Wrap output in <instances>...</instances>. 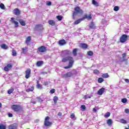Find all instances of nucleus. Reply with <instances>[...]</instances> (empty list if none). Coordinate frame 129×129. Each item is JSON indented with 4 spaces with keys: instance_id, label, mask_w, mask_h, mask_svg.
Here are the masks:
<instances>
[{
    "instance_id": "obj_1",
    "label": "nucleus",
    "mask_w": 129,
    "mask_h": 129,
    "mask_svg": "<svg viewBox=\"0 0 129 129\" xmlns=\"http://www.w3.org/2000/svg\"><path fill=\"white\" fill-rule=\"evenodd\" d=\"M62 61V62H67V61H69V66L64 67V69H69V68H71L73 65V63H74V59L70 56L63 58Z\"/></svg>"
},
{
    "instance_id": "obj_2",
    "label": "nucleus",
    "mask_w": 129,
    "mask_h": 129,
    "mask_svg": "<svg viewBox=\"0 0 129 129\" xmlns=\"http://www.w3.org/2000/svg\"><path fill=\"white\" fill-rule=\"evenodd\" d=\"M83 15V10L80 9L79 7H76L74 11H73V19L75 20V16H82Z\"/></svg>"
},
{
    "instance_id": "obj_3",
    "label": "nucleus",
    "mask_w": 129,
    "mask_h": 129,
    "mask_svg": "<svg viewBox=\"0 0 129 129\" xmlns=\"http://www.w3.org/2000/svg\"><path fill=\"white\" fill-rule=\"evenodd\" d=\"M75 74V71H73L62 75V78H68V77H71L72 76H73Z\"/></svg>"
},
{
    "instance_id": "obj_4",
    "label": "nucleus",
    "mask_w": 129,
    "mask_h": 129,
    "mask_svg": "<svg viewBox=\"0 0 129 129\" xmlns=\"http://www.w3.org/2000/svg\"><path fill=\"white\" fill-rule=\"evenodd\" d=\"M50 119V117L46 116L44 120V125L45 126H50L52 124V122L49 121V120Z\"/></svg>"
},
{
    "instance_id": "obj_5",
    "label": "nucleus",
    "mask_w": 129,
    "mask_h": 129,
    "mask_svg": "<svg viewBox=\"0 0 129 129\" xmlns=\"http://www.w3.org/2000/svg\"><path fill=\"white\" fill-rule=\"evenodd\" d=\"M11 108H12L13 110H14V111H20L21 109H22V107L20 105H13L11 106Z\"/></svg>"
},
{
    "instance_id": "obj_6",
    "label": "nucleus",
    "mask_w": 129,
    "mask_h": 129,
    "mask_svg": "<svg viewBox=\"0 0 129 129\" xmlns=\"http://www.w3.org/2000/svg\"><path fill=\"white\" fill-rule=\"evenodd\" d=\"M47 51V47L44 46H41L37 48V52L39 53H45Z\"/></svg>"
},
{
    "instance_id": "obj_7",
    "label": "nucleus",
    "mask_w": 129,
    "mask_h": 129,
    "mask_svg": "<svg viewBox=\"0 0 129 129\" xmlns=\"http://www.w3.org/2000/svg\"><path fill=\"white\" fill-rule=\"evenodd\" d=\"M126 41H127V35L123 34L120 38V43H125Z\"/></svg>"
},
{
    "instance_id": "obj_8",
    "label": "nucleus",
    "mask_w": 129,
    "mask_h": 129,
    "mask_svg": "<svg viewBox=\"0 0 129 129\" xmlns=\"http://www.w3.org/2000/svg\"><path fill=\"white\" fill-rule=\"evenodd\" d=\"M13 68V64L12 63H9V64H8L7 65V66H6L5 68H4V70L5 71H10V70H11V69H12V68Z\"/></svg>"
},
{
    "instance_id": "obj_9",
    "label": "nucleus",
    "mask_w": 129,
    "mask_h": 129,
    "mask_svg": "<svg viewBox=\"0 0 129 129\" xmlns=\"http://www.w3.org/2000/svg\"><path fill=\"white\" fill-rule=\"evenodd\" d=\"M25 73H26L25 78H26V79H29L31 75V69H27L25 72Z\"/></svg>"
},
{
    "instance_id": "obj_10",
    "label": "nucleus",
    "mask_w": 129,
    "mask_h": 129,
    "mask_svg": "<svg viewBox=\"0 0 129 129\" xmlns=\"http://www.w3.org/2000/svg\"><path fill=\"white\" fill-rule=\"evenodd\" d=\"M11 23L12 24H14L15 25V28H18L19 27V22H18L17 21H16L15 20V18H11Z\"/></svg>"
},
{
    "instance_id": "obj_11",
    "label": "nucleus",
    "mask_w": 129,
    "mask_h": 129,
    "mask_svg": "<svg viewBox=\"0 0 129 129\" xmlns=\"http://www.w3.org/2000/svg\"><path fill=\"white\" fill-rule=\"evenodd\" d=\"M35 31H41L43 30V26L41 24L37 25L35 26Z\"/></svg>"
},
{
    "instance_id": "obj_12",
    "label": "nucleus",
    "mask_w": 129,
    "mask_h": 129,
    "mask_svg": "<svg viewBox=\"0 0 129 129\" xmlns=\"http://www.w3.org/2000/svg\"><path fill=\"white\" fill-rule=\"evenodd\" d=\"M80 47L84 49V50H86L88 48V45L86 43H80Z\"/></svg>"
},
{
    "instance_id": "obj_13",
    "label": "nucleus",
    "mask_w": 129,
    "mask_h": 129,
    "mask_svg": "<svg viewBox=\"0 0 129 129\" xmlns=\"http://www.w3.org/2000/svg\"><path fill=\"white\" fill-rule=\"evenodd\" d=\"M18 125L17 124H12L8 126V129H17Z\"/></svg>"
},
{
    "instance_id": "obj_14",
    "label": "nucleus",
    "mask_w": 129,
    "mask_h": 129,
    "mask_svg": "<svg viewBox=\"0 0 129 129\" xmlns=\"http://www.w3.org/2000/svg\"><path fill=\"white\" fill-rule=\"evenodd\" d=\"M104 90H105L104 88H101L98 91L97 94H98V95H102V94H103V92H104Z\"/></svg>"
},
{
    "instance_id": "obj_15",
    "label": "nucleus",
    "mask_w": 129,
    "mask_h": 129,
    "mask_svg": "<svg viewBox=\"0 0 129 129\" xmlns=\"http://www.w3.org/2000/svg\"><path fill=\"white\" fill-rule=\"evenodd\" d=\"M82 21H84V18H80L74 22V24L75 25H78V24H80Z\"/></svg>"
},
{
    "instance_id": "obj_16",
    "label": "nucleus",
    "mask_w": 129,
    "mask_h": 129,
    "mask_svg": "<svg viewBox=\"0 0 129 129\" xmlns=\"http://www.w3.org/2000/svg\"><path fill=\"white\" fill-rule=\"evenodd\" d=\"M83 19H84V20H85V19L91 20V19H92V17L91 16V14H89L88 16L87 14H85L83 17Z\"/></svg>"
},
{
    "instance_id": "obj_17",
    "label": "nucleus",
    "mask_w": 129,
    "mask_h": 129,
    "mask_svg": "<svg viewBox=\"0 0 129 129\" xmlns=\"http://www.w3.org/2000/svg\"><path fill=\"white\" fill-rule=\"evenodd\" d=\"M65 44H66V41H65V40L62 39L59 40V45H60V46H64Z\"/></svg>"
},
{
    "instance_id": "obj_18",
    "label": "nucleus",
    "mask_w": 129,
    "mask_h": 129,
    "mask_svg": "<svg viewBox=\"0 0 129 129\" xmlns=\"http://www.w3.org/2000/svg\"><path fill=\"white\" fill-rule=\"evenodd\" d=\"M1 47L2 49H3L4 50H8V49H9V46L5 44L1 45Z\"/></svg>"
},
{
    "instance_id": "obj_19",
    "label": "nucleus",
    "mask_w": 129,
    "mask_h": 129,
    "mask_svg": "<svg viewBox=\"0 0 129 129\" xmlns=\"http://www.w3.org/2000/svg\"><path fill=\"white\" fill-rule=\"evenodd\" d=\"M113 122L112 121V120L111 119H109L107 120V123L109 126H111L112 125V123Z\"/></svg>"
},
{
    "instance_id": "obj_20",
    "label": "nucleus",
    "mask_w": 129,
    "mask_h": 129,
    "mask_svg": "<svg viewBox=\"0 0 129 129\" xmlns=\"http://www.w3.org/2000/svg\"><path fill=\"white\" fill-rule=\"evenodd\" d=\"M17 21L19 22L21 26H26V22H25V21H24L22 19L17 20Z\"/></svg>"
},
{
    "instance_id": "obj_21",
    "label": "nucleus",
    "mask_w": 129,
    "mask_h": 129,
    "mask_svg": "<svg viewBox=\"0 0 129 129\" xmlns=\"http://www.w3.org/2000/svg\"><path fill=\"white\" fill-rule=\"evenodd\" d=\"M20 14V10L18 9H14V15L16 16H19Z\"/></svg>"
},
{
    "instance_id": "obj_22",
    "label": "nucleus",
    "mask_w": 129,
    "mask_h": 129,
    "mask_svg": "<svg viewBox=\"0 0 129 129\" xmlns=\"http://www.w3.org/2000/svg\"><path fill=\"white\" fill-rule=\"evenodd\" d=\"M30 42H31V36H28L26 40V43L27 45H29L30 44Z\"/></svg>"
},
{
    "instance_id": "obj_23",
    "label": "nucleus",
    "mask_w": 129,
    "mask_h": 129,
    "mask_svg": "<svg viewBox=\"0 0 129 129\" xmlns=\"http://www.w3.org/2000/svg\"><path fill=\"white\" fill-rule=\"evenodd\" d=\"M48 24L51 26H55V21H54L53 20H49Z\"/></svg>"
},
{
    "instance_id": "obj_24",
    "label": "nucleus",
    "mask_w": 129,
    "mask_h": 129,
    "mask_svg": "<svg viewBox=\"0 0 129 129\" xmlns=\"http://www.w3.org/2000/svg\"><path fill=\"white\" fill-rule=\"evenodd\" d=\"M78 50V48H75L73 50V54L74 56H77V50Z\"/></svg>"
},
{
    "instance_id": "obj_25",
    "label": "nucleus",
    "mask_w": 129,
    "mask_h": 129,
    "mask_svg": "<svg viewBox=\"0 0 129 129\" xmlns=\"http://www.w3.org/2000/svg\"><path fill=\"white\" fill-rule=\"evenodd\" d=\"M36 87L38 89H43V86L42 85L39 84V82H37Z\"/></svg>"
},
{
    "instance_id": "obj_26",
    "label": "nucleus",
    "mask_w": 129,
    "mask_h": 129,
    "mask_svg": "<svg viewBox=\"0 0 129 129\" xmlns=\"http://www.w3.org/2000/svg\"><path fill=\"white\" fill-rule=\"evenodd\" d=\"M34 89V86H32L31 88H29V89H26V92H31L32 91H33Z\"/></svg>"
},
{
    "instance_id": "obj_27",
    "label": "nucleus",
    "mask_w": 129,
    "mask_h": 129,
    "mask_svg": "<svg viewBox=\"0 0 129 129\" xmlns=\"http://www.w3.org/2000/svg\"><path fill=\"white\" fill-rule=\"evenodd\" d=\"M44 62L43 61H38L36 63L37 66L38 67H40V66H42V64H43Z\"/></svg>"
},
{
    "instance_id": "obj_28",
    "label": "nucleus",
    "mask_w": 129,
    "mask_h": 129,
    "mask_svg": "<svg viewBox=\"0 0 129 129\" xmlns=\"http://www.w3.org/2000/svg\"><path fill=\"white\" fill-rule=\"evenodd\" d=\"M14 88L11 87L8 91V94H11V93H13L14 92Z\"/></svg>"
},
{
    "instance_id": "obj_29",
    "label": "nucleus",
    "mask_w": 129,
    "mask_h": 129,
    "mask_svg": "<svg viewBox=\"0 0 129 129\" xmlns=\"http://www.w3.org/2000/svg\"><path fill=\"white\" fill-rule=\"evenodd\" d=\"M89 28L90 29H95V25L94 24V23L93 22H92L90 26H89Z\"/></svg>"
},
{
    "instance_id": "obj_30",
    "label": "nucleus",
    "mask_w": 129,
    "mask_h": 129,
    "mask_svg": "<svg viewBox=\"0 0 129 129\" xmlns=\"http://www.w3.org/2000/svg\"><path fill=\"white\" fill-rule=\"evenodd\" d=\"M102 77H103V78H108V77H109V76L108 75V74L106 73L103 74L102 75Z\"/></svg>"
},
{
    "instance_id": "obj_31",
    "label": "nucleus",
    "mask_w": 129,
    "mask_h": 129,
    "mask_svg": "<svg viewBox=\"0 0 129 129\" xmlns=\"http://www.w3.org/2000/svg\"><path fill=\"white\" fill-rule=\"evenodd\" d=\"M109 116H110V112H109L106 113L104 115V117H105L106 118H107V117H109Z\"/></svg>"
},
{
    "instance_id": "obj_32",
    "label": "nucleus",
    "mask_w": 129,
    "mask_h": 129,
    "mask_svg": "<svg viewBox=\"0 0 129 129\" xmlns=\"http://www.w3.org/2000/svg\"><path fill=\"white\" fill-rule=\"evenodd\" d=\"M103 81H104V80H103V79L102 78H99L98 79V83H102V82H103Z\"/></svg>"
},
{
    "instance_id": "obj_33",
    "label": "nucleus",
    "mask_w": 129,
    "mask_h": 129,
    "mask_svg": "<svg viewBox=\"0 0 129 129\" xmlns=\"http://www.w3.org/2000/svg\"><path fill=\"white\" fill-rule=\"evenodd\" d=\"M92 4L94 5V6H95L96 7H98V3L95 1V0L92 1Z\"/></svg>"
},
{
    "instance_id": "obj_34",
    "label": "nucleus",
    "mask_w": 129,
    "mask_h": 129,
    "mask_svg": "<svg viewBox=\"0 0 129 129\" xmlns=\"http://www.w3.org/2000/svg\"><path fill=\"white\" fill-rule=\"evenodd\" d=\"M53 101H54L55 104H56V103H57V101H58V97L54 96L53 97Z\"/></svg>"
},
{
    "instance_id": "obj_35",
    "label": "nucleus",
    "mask_w": 129,
    "mask_h": 129,
    "mask_svg": "<svg viewBox=\"0 0 129 129\" xmlns=\"http://www.w3.org/2000/svg\"><path fill=\"white\" fill-rule=\"evenodd\" d=\"M0 129H7V126L3 124H0Z\"/></svg>"
},
{
    "instance_id": "obj_36",
    "label": "nucleus",
    "mask_w": 129,
    "mask_h": 129,
    "mask_svg": "<svg viewBox=\"0 0 129 129\" xmlns=\"http://www.w3.org/2000/svg\"><path fill=\"white\" fill-rule=\"evenodd\" d=\"M0 8L2 9V10H6V7H5V5L4 4L1 3L0 4Z\"/></svg>"
},
{
    "instance_id": "obj_37",
    "label": "nucleus",
    "mask_w": 129,
    "mask_h": 129,
    "mask_svg": "<svg viewBox=\"0 0 129 129\" xmlns=\"http://www.w3.org/2000/svg\"><path fill=\"white\" fill-rule=\"evenodd\" d=\"M92 96H89V95H86L84 96V99H87L88 98H91Z\"/></svg>"
},
{
    "instance_id": "obj_38",
    "label": "nucleus",
    "mask_w": 129,
    "mask_h": 129,
    "mask_svg": "<svg viewBox=\"0 0 129 129\" xmlns=\"http://www.w3.org/2000/svg\"><path fill=\"white\" fill-rule=\"evenodd\" d=\"M62 18H63V17H62V16H56V19H57V20L58 21H62Z\"/></svg>"
},
{
    "instance_id": "obj_39",
    "label": "nucleus",
    "mask_w": 129,
    "mask_h": 129,
    "mask_svg": "<svg viewBox=\"0 0 129 129\" xmlns=\"http://www.w3.org/2000/svg\"><path fill=\"white\" fill-rule=\"evenodd\" d=\"M127 101V99H126V98H123L121 99V102H122V103H126Z\"/></svg>"
},
{
    "instance_id": "obj_40",
    "label": "nucleus",
    "mask_w": 129,
    "mask_h": 129,
    "mask_svg": "<svg viewBox=\"0 0 129 129\" xmlns=\"http://www.w3.org/2000/svg\"><path fill=\"white\" fill-rule=\"evenodd\" d=\"M22 53H26V52L28 51V49L27 47H25V48H22Z\"/></svg>"
},
{
    "instance_id": "obj_41",
    "label": "nucleus",
    "mask_w": 129,
    "mask_h": 129,
    "mask_svg": "<svg viewBox=\"0 0 129 129\" xmlns=\"http://www.w3.org/2000/svg\"><path fill=\"white\" fill-rule=\"evenodd\" d=\"M122 57L123 58V61L125 60V57H126V53H124L122 54Z\"/></svg>"
},
{
    "instance_id": "obj_42",
    "label": "nucleus",
    "mask_w": 129,
    "mask_h": 129,
    "mask_svg": "<svg viewBox=\"0 0 129 129\" xmlns=\"http://www.w3.org/2000/svg\"><path fill=\"white\" fill-rule=\"evenodd\" d=\"M30 103H33V104H36V103H37V102H36V101H35V99H32L30 101Z\"/></svg>"
},
{
    "instance_id": "obj_43",
    "label": "nucleus",
    "mask_w": 129,
    "mask_h": 129,
    "mask_svg": "<svg viewBox=\"0 0 129 129\" xmlns=\"http://www.w3.org/2000/svg\"><path fill=\"white\" fill-rule=\"evenodd\" d=\"M87 54L89 55V56H92L93 55V52L89 51L87 52Z\"/></svg>"
},
{
    "instance_id": "obj_44",
    "label": "nucleus",
    "mask_w": 129,
    "mask_h": 129,
    "mask_svg": "<svg viewBox=\"0 0 129 129\" xmlns=\"http://www.w3.org/2000/svg\"><path fill=\"white\" fill-rule=\"evenodd\" d=\"M12 55L13 56H17V51L16 50H13Z\"/></svg>"
},
{
    "instance_id": "obj_45",
    "label": "nucleus",
    "mask_w": 129,
    "mask_h": 129,
    "mask_svg": "<svg viewBox=\"0 0 129 129\" xmlns=\"http://www.w3.org/2000/svg\"><path fill=\"white\" fill-rule=\"evenodd\" d=\"M36 99H38V102H42V101H43V100H42V99H41V98L39 97H36Z\"/></svg>"
},
{
    "instance_id": "obj_46",
    "label": "nucleus",
    "mask_w": 129,
    "mask_h": 129,
    "mask_svg": "<svg viewBox=\"0 0 129 129\" xmlns=\"http://www.w3.org/2000/svg\"><path fill=\"white\" fill-rule=\"evenodd\" d=\"M81 108H82V109H84V110H85V109H86V107L85 105H82L81 106Z\"/></svg>"
},
{
    "instance_id": "obj_47",
    "label": "nucleus",
    "mask_w": 129,
    "mask_h": 129,
    "mask_svg": "<svg viewBox=\"0 0 129 129\" xmlns=\"http://www.w3.org/2000/svg\"><path fill=\"white\" fill-rule=\"evenodd\" d=\"M93 72H94V73L95 74H99V71H98L97 70H94Z\"/></svg>"
},
{
    "instance_id": "obj_48",
    "label": "nucleus",
    "mask_w": 129,
    "mask_h": 129,
    "mask_svg": "<svg viewBox=\"0 0 129 129\" xmlns=\"http://www.w3.org/2000/svg\"><path fill=\"white\" fill-rule=\"evenodd\" d=\"M118 10H119V8L117 6H115L114 8V11H115V12H117V11H118Z\"/></svg>"
},
{
    "instance_id": "obj_49",
    "label": "nucleus",
    "mask_w": 129,
    "mask_h": 129,
    "mask_svg": "<svg viewBox=\"0 0 129 129\" xmlns=\"http://www.w3.org/2000/svg\"><path fill=\"white\" fill-rule=\"evenodd\" d=\"M120 122L122 123H126V121L123 119H121Z\"/></svg>"
},
{
    "instance_id": "obj_50",
    "label": "nucleus",
    "mask_w": 129,
    "mask_h": 129,
    "mask_svg": "<svg viewBox=\"0 0 129 129\" xmlns=\"http://www.w3.org/2000/svg\"><path fill=\"white\" fill-rule=\"evenodd\" d=\"M52 5V3L50 1L46 2V6H51Z\"/></svg>"
},
{
    "instance_id": "obj_51",
    "label": "nucleus",
    "mask_w": 129,
    "mask_h": 129,
    "mask_svg": "<svg viewBox=\"0 0 129 129\" xmlns=\"http://www.w3.org/2000/svg\"><path fill=\"white\" fill-rule=\"evenodd\" d=\"M43 85H44V86H47V85H49V82H44Z\"/></svg>"
},
{
    "instance_id": "obj_52",
    "label": "nucleus",
    "mask_w": 129,
    "mask_h": 129,
    "mask_svg": "<svg viewBox=\"0 0 129 129\" xmlns=\"http://www.w3.org/2000/svg\"><path fill=\"white\" fill-rule=\"evenodd\" d=\"M124 112H125V113H129V109H125Z\"/></svg>"
},
{
    "instance_id": "obj_53",
    "label": "nucleus",
    "mask_w": 129,
    "mask_h": 129,
    "mask_svg": "<svg viewBox=\"0 0 129 129\" xmlns=\"http://www.w3.org/2000/svg\"><path fill=\"white\" fill-rule=\"evenodd\" d=\"M74 117H75V115L74 114H71V118H74Z\"/></svg>"
},
{
    "instance_id": "obj_54",
    "label": "nucleus",
    "mask_w": 129,
    "mask_h": 129,
    "mask_svg": "<svg viewBox=\"0 0 129 129\" xmlns=\"http://www.w3.org/2000/svg\"><path fill=\"white\" fill-rule=\"evenodd\" d=\"M97 108V107H95L93 108V110L94 112H96L97 111V110L96 109Z\"/></svg>"
},
{
    "instance_id": "obj_55",
    "label": "nucleus",
    "mask_w": 129,
    "mask_h": 129,
    "mask_svg": "<svg viewBox=\"0 0 129 129\" xmlns=\"http://www.w3.org/2000/svg\"><path fill=\"white\" fill-rule=\"evenodd\" d=\"M124 81H125V82H126V83H129V79H125L124 80Z\"/></svg>"
},
{
    "instance_id": "obj_56",
    "label": "nucleus",
    "mask_w": 129,
    "mask_h": 129,
    "mask_svg": "<svg viewBox=\"0 0 129 129\" xmlns=\"http://www.w3.org/2000/svg\"><path fill=\"white\" fill-rule=\"evenodd\" d=\"M50 93L53 94L55 93V89H52L50 90Z\"/></svg>"
},
{
    "instance_id": "obj_57",
    "label": "nucleus",
    "mask_w": 129,
    "mask_h": 129,
    "mask_svg": "<svg viewBox=\"0 0 129 129\" xmlns=\"http://www.w3.org/2000/svg\"><path fill=\"white\" fill-rule=\"evenodd\" d=\"M9 117H13V114L12 113H9L8 114Z\"/></svg>"
},
{
    "instance_id": "obj_58",
    "label": "nucleus",
    "mask_w": 129,
    "mask_h": 129,
    "mask_svg": "<svg viewBox=\"0 0 129 129\" xmlns=\"http://www.w3.org/2000/svg\"><path fill=\"white\" fill-rule=\"evenodd\" d=\"M57 115H58V116H61L62 115V113L61 112H58L57 114Z\"/></svg>"
},
{
    "instance_id": "obj_59",
    "label": "nucleus",
    "mask_w": 129,
    "mask_h": 129,
    "mask_svg": "<svg viewBox=\"0 0 129 129\" xmlns=\"http://www.w3.org/2000/svg\"><path fill=\"white\" fill-rule=\"evenodd\" d=\"M2 105H3L1 104V103H0V108L2 107Z\"/></svg>"
},
{
    "instance_id": "obj_60",
    "label": "nucleus",
    "mask_w": 129,
    "mask_h": 129,
    "mask_svg": "<svg viewBox=\"0 0 129 129\" xmlns=\"http://www.w3.org/2000/svg\"><path fill=\"white\" fill-rule=\"evenodd\" d=\"M74 1H75V2H77V0H74Z\"/></svg>"
},
{
    "instance_id": "obj_61",
    "label": "nucleus",
    "mask_w": 129,
    "mask_h": 129,
    "mask_svg": "<svg viewBox=\"0 0 129 129\" xmlns=\"http://www.w3.org/2000/svg\"><path fill=\"white\" fill-rule=\"evenodd\" d=\"M128 128H129V124L128 125Z\"/></svg>"
},
{
    "instance_id": "obj_62",
    "label": "nucleus",
    "mask_w": 129,
    "mask_h": 129,
    "mask_svg": "<svg viewBox=\"0 0 129 129\" xmlns=\"http://www.w3.org/2000/svg\"><path fill=\"white\" fill-rule=\"evenodd\" d=\"M125 129H128V128H125Z\"/></svg>"
},
{
    "instance_id": "obj_63",
    "label": "nucleus",
    "mask_w": 129,
    "mask_h": 129,
    "mask_svg": "<svg viewBox=\"0 0 129 129\" xmlns=\"http://www.w3.org/2000/svg\"><path fill=\"white\" fill-rule=\"evenodd\" d=\"M0 23H1V20H0Z\"/></svg>"
}]
</instances>
